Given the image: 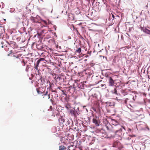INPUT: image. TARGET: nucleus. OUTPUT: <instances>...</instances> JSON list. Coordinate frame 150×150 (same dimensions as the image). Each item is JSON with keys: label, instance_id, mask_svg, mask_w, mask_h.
Masks as SVG:
<instances>
[{"label": "nucleus", "instance_id": "nucleus-39", "mask_svg": "<svg viewBox=\"0 0 150 150\" xmlns=\"http://www.w3.org/2000/svg\"><path fill=\"white\" fill-rule=\"evenodd\" d=\"M133 100H135V99H134V97H133Z\"/></svg>", "mask_w": 150, "mask_h": 150}, {"label": "nucleus", "instance_id": "nucleus-20", "mask_svg": "<svg viewBox=\"0 0 150 150\" xmlns=\"http://www.w3.org/2000/svg\"><path fill=\"white\" fill-rule=\"evenodd\" d=\"M49 86L48 88H47L48 89H49L50 90L52 89V86H51V84L50 82H49Z\"/></svg>", "mask_w": 150, "mask_h": 150}, {"label": "nucleus", "instance_id": "nucleus-8", "mask_svg": "<svg viewBox=\"0 0 150 150\" xmlns=\"http://www.w3.org/2000/svg\"><path fill=\"white\" fill-rule=\"evenodd\" d=\"M61 117L59 118V122L60 125L63 124L64 122V118L62 117Z\"/></svg>", "mask_w": 150, "mask_h": 150}, {"label": "nucleus", "instance_id": "nucleus-12", "mask_svg": "<svg viewBox=\"0 0 150 150\" xmlns=\"http://www.w3.org/2000/svg\"><path fill=\"white\" fill-rule=\"evenodd\" d=\"M30 19L32 22L35 23L36 22V21H35V18L33 17H30Z\"/></svg>", "mask_w": 150, "mask_h": 150}, {"label": "nucleus", "instance_id": "nucleus-18", "mask_svg": "<svg viewBox=\"0 0 150 150\" xmlns=\"http://www.w3.org/2000/svg\"><path fill=\"white\" fill-rule=\"evenodd\" d=\"M37 91L38 94H42L43 93L42 92H41L39 91V90L38 88L36 89Z\"/></svg>", "mask_w": 150, "mask_h": 150}, {"label": "nucleus", "instance_id": "nucleus-4", "mask_svg": "<svg viewBox=\"0 0 150 150\" xmlns=\"http://www.w3.org/2000/svg\"><path fill=\"white\" fill-rule=\"evenodd\" d=\"M42 99L43 100H45L49 99L50 98V94H48V91H47L42 96Z\"/></svg>", "mask_w": 150, "mask_h": 150}, {"label": "nucleus", "instance_id": "nucleus-31", "mask_svg": "<svg viewBox=\"0 0 150 150\" xmlns=\"http://www.w3.org/2000/svg\"><path fill=\"white\" fill-rule=\"evenodd\" d=\"M44 23H45V24H47V23L46 21H44Z\"/></svg>", "mask_w": 150, "mask_h": 150}, {"label": "nucleus", "instance_id": "nucleus-44", "mask_svg": "<svg viewBox=\"0 0 150 150\" xmlns=\"http://www.w3.org/2000/svg\"><path fill=\"white\" fill-rule=\"evenodd\" d=\"M4 20L6 21V19H4Z\"/></svg>", "mask_w": 150, "mask_h": 150}, {"label": "nucleus", "instance_id": "nucleus-6", "mask_svg": "<svg viewBox=\"0 0 150 150\" xmlns=\"http://www.w3.org/2000/svg\"><path fill=\"white\" fill-rule=\"evenodd\" d=\"M114 83V82L113 79L111 77H110L109 78V84L110 86H113Z\"/></svg>", "mask_w": 150, "mask_h": 150}, {"label": "nucleus", "instance_id": "nucleus-11", "mask_svg": "<svg viewBox=\"0 0 150 150\" xmlns=\"http://www.w3.org/2000/svg\"><path fill=\"white\" fill-rule=\"evenodd\" d=\"M66 147L63 145H61L59 147V150H66Z\"/></svg>", "mask_w": 150, "mask_h": 150}, {"label": "nucleus", "instance_id": "nucleus-9", "mask_svg": "<svg viewBox=\"0 0 150 150\" xmlns=\"http://www.w3.org/2000/svg\"><path fill=\"white\" fill-rule=\"evenodd\" d=\"M38 81L39 82H40V84L42 85H43L45 82V80L42 77L40 78V79L38 80Z\"/></svg>", "mask_w": 150, "mask_h": 150}, {"label": "nucleus", "instance_id": "nucleus-1", "mask_svg": "<svg viewBox=\"0 0 150 150\" xmlns=\"http://www.w3.org/2000/svg\"><path fill=\"white\" fill-rule=\"evenodd\" d=\"M112 121L113 125H114V126L112 127V131L115 132V135H121L122 129H124L125 131L126 130L125 127L119 125V122L115 119H112Z\"/></svg>", "mask_w": 150, "mask_h": 150}, {"label": "nucleus", "instance_id": "nucleus-25", "mask_svg": "<svg viewBox=\"0 0 150 150\" xmlns=\"http://www.w3.org/2000/svg\"><path fill=\"white\" fill-rule=\"evenodd\" d=\"M44 60L45 59L44 58H40L38 60L40 61V62L41 61Z\"/></svg>", "mask_w": 150, "mask_h": 150}, {"label": "nucleus", "instance_id": "nucleus-36", "mask_svg": "<svg viewBox=\"0 0 150 150\" xmlns=\"http://www.w3.org/2000/svg\"><path fill=\"white\" fill-rule=\"evenodd\" d=\"M50 109H51V110H52V107L51 106L50 107Z\"/></svg>", "mask_w": 150, "mask_h": 150}, {"label": "nucleus", "instance_id": "nucleus-24", "mask_svg": "<svg viewBox=\"0 0 150 150\" xmlns=\"http://www.w3.org/2000/svg\"><path fill=\"white\" fill-rule=\"evenodd\" d=\"M21 62L22 63L23 66H25V63L24 61H22Z\"/></svg>", "mask_w": 150, "mask_h": 150}, {"label": "nucleus", "instance_id": "nucleus-32", "mask_svg": "<svg viewBox=\"0 0 150 150\" xmlns=\"http://www.w3.org/2000/svg\"><path fill=\"white\" fill-rule=\"evenodd\" d=\"M112 17H113V19H114L115 18V16H114V15L112 14Z\"/></svg>", "mask_w": 150, "mask_h": 150}, {"label": "nucleus", "instance_id": "nucleus-26", "mask_svg": "<svg viewBox=\"0 0 150 150\" xmlns=\"http://www.w3.org/2000/svg\"><path fill=\"white\" fill-rule=\"evenodd\" d=\"M128 100V99L127 98H126L125 99V100L124 101L125 103V104H127V100Z\"/></svg>", "mask_w": 150, "mask_h": 150}, {"label": "nucleus", "instance_id": "nucleus-17", "mask_svg": "<svg viewBox=\"0 0 150 150\" xmlns=\"http://www.w3.org/2000/svg\"><path fill=\"white\" fill-rule=\"evenodd\" d=\"M15 44L16 43H11L10 44V45L13 48H15L16 47Z\"/></svg>", "mask_w": 150, "mask_h": 150}, {"label": "nucleus", "instance_id": "nucleus-23", "mask_svg": "<svg viewBox=\"0 0 150 150\" xmlns=\"http://www.w3.org/2000/svg\"><path fill=\"white\" fill-rule=\"evenodd\" d=\"M40 62L39 60H38L36 62V65H37V66H38V65L40 63Z\"/></svg>", "mask_w": 150, "mask_h": 150}, {"label": "nucleus", "instance_id": "nucleus-15", "mask_svg": "<svg viewBox=\"0 0 150 150\" xmlns=\"http://www.w3.org/2000/svg\"><path fill=\"white\" fill-rule=\"evenodd\" d=\"M68 148L69 150H74V148L73 146H69Z\"/></svg>", "mask_w": 150, "mask_h": 150}, {"label": "nucleus", "instance_id": "nucleus-2", "mask_svg": "<svg viewBox=\"0 0 150 150\" xmlns=\"http://www.w3.org/2000/svg\"><path fill=\"white\" fill-rule=\"evenodd\" d=\"M13 57L14 58L13 59L12 61L13 63L16 65H18L21 62L19 56H18L16 57L15 55H13Z\"/></svg>", "mask_w": 150, "mask_h": 150}, {"label": "nucleus", "instance_id": "nucleus-43", "mask_svg": "<svg viewBox=\"0 0 150 150\" xmlns=\"http://www.w3.org/2000/svg\"><path fill=\"white\" fill-rule=\"evenodd\" d=\"M54 29H55V30H56V28L55 27Z\"/></svg>", "mask_w": 150, "mask_h": 150}, {"label": "nucleus", "instance_id": "nucleus-22", "mask_svg": "<svg viewBox=\"0 0 150 150\" xmlns=\"http://www.w3.org/2000/svg\"><path fill=\"white\" fill-rule=\"evenodd\" d=\"M47 33V32L45 30H43L42 31V33Z\"/></svg>", "mask_w": 150, "mask_h": 150}, {"label": "nucleus", "instance_id": "nucleus-16", "mask_svg": "<svg viewBox=\"0 0 150 150\" xmlns=\"http://www.w3.org/2000/svg\"><path fill=\"white\" fill-rule=\"evenodd\" d=\"M81 51V48H78V49L76 50V52L79 54Z\"/></svg>", "mask_w": 150, "mask_h": 150}, {"label": "nucleus", "instance_id": "nucleus-27", "mask_svg": "<svg viewBox=\"0 0 150 150\" xmlns=\"http://www.w3.org/2000/svg\"><path fill=\"white\" fill-rule=\"evenodd\" d=\"M39 45H38L37 46V48H38V49H40V50H41V49H42V48H40H40H39Z\"/></svg>", "mask_w": 150, "mask_h": 150}, {"label": "nucleus", "instance_id": "nucleus-33", "mask_svg": "<svg viewBox=\"0 0 150 150\" xmlns=\"http://www.w3.org/2000/svg\"><path fill=\"white\" fill-rule=\"evenodd\" d=\"M51 36L50 35H49V36H48V37H47V38H51Z\"/></svg>", "mask_w": 150, "mask_h": 150}, {"label": "nucleus", "instance_id": "nucleus-38", "mask_svg": "<svg viewBox=\"0 0 150 150\" xmlns=\"http://www.w3.org/2000/svg\"><path fill=\"white\" fill-rule=\"evenodd\" d=\"M105 84H104V85H102H102H101V87H103V86H105Z\"/></svg>", "mask_w": 150, "mask_h": 150}, {"label": "nucleus", "instance_id": "nucleus-28", "mask_svg": "<svg viewBox=\"0 0 150 150\" xmlns=\"http://www.w3.org/2000/svg\"><path fill=\"white\" fill-rule=\"evenodd\" d=\"M52 33V34H53L55 36H56V37H57V36L56 35V33Z\"/></svg>", "mask_w": 150, "mask_h": 150}, {"label": "nucleus", "instance_id": "nucleus-34", "mask_svg": "<svg viewBox=\"0 0 150 150\" xmlns=\"http://www.w3.org/2000/svg\"><path fill=\"white\" fill-rule=\"evenodd\" d=\"M50 101L51 102H52V103H53V100H52V99H50Z\"/></svg>", "mask_w": 150, "mask_h": 150}, {"label": "nucleus", "instance_id": "nucleus-35", "mask_svg": "<svg viewBox=\"0 0 150 150\" xmlns=\"http://www.w3.org/2000/svg\"><path fill=\"white\" fill-rule=\"evenodd\" d=\"M129 129V131L130 132H132V129Z\"/></svg>", "mask_w": 150, "mask_h": 150}, {"label": "nucleus", "instance_id": "nucleus-13", "mask_svg": "<svg viewBox=\"0 0 150 150\" xmlns=\"http://www.w3.org/2000/svg\"><path fill=\"white\" fill-rule=\"evenodd\" d=\"M144 31L146 33L150 35V30L145 29Z\"/></svg>", "mask_w": 150, "mask_h": 150}, {"label": "nucleus", "instance_id": "nucleus-14", "mask_svg": "<svg viewBox=\"0 0 150 150\" xmlns=\"http://www.w3.org/2000/svg\"><path fill=\"white\" fill-rule=\"evenodd\" d=\"M92 96L93 97L95 100H97V95L96 93H95L93 95H92Z\"/></svg>", "mask_w": 150, "mask_h": 150}, {"label": "nucleus", "instance_id": "nucleus-37", "mask_svg": "<svg viewBox=\"0 0 150 150\" xmlns=\"http://www.w3.org/2000/svg\"><path fill=\"white\" fill-rule=\"evenodd\" d=\"M62 91L63 92V94H64V95H65V93H64V91Z\"/></svg>", "mask_w": 150, "mask_h": 150}, {"label": "nucleus", "instance_id": "nucleus-30", "mask_svg": "<svg viewBox=\"0 0 150 150\" xmlns=\"http://www.w3.org/2000/svg\"><path fill=\"white\" fill-rule=\"evenodd\" d=\"M57 115V114H54V113H53V114H52V116H55V115Z\"/></svg>", "mask_w": 150, "mask_h": 150}, {"label": "nucleus", "instance_id": "nucleus-42", "mask_svg": "<svg viewBox=\"0 0 150 150\" xmlns=\"http://www.w3.org/2000/svg\"><path fill=\"white\" fill-rule=\"evenodd\" d=\"M3 43H4V42H1V44H3Z\"/></svg>", "mask_w": 150, "mask_h": 150}, {"label": "nucleus", "instance_id": "nucleus-29", "mask_svg": "<svg viewBox=\"0 0 150 150\" xmlns=\"http://www.w3.org/2000/svg\"><path fill=\"white\" fill-rule=\"evenodd\" d=\"M53 111L54 112H58V110H53Z\"/></svg>", "mask_w": 150, "mask_h": 150}, {"label": "nucleus", "instance_id": "nucleus-41", "mask_svg": "<svg viewBox=\"0 0 150 150\" xmlns=\"http://www.w3.org/2000/svg\"><path fill=\"white\" fill-rule=\"evenodd\" d=\"M1 47H2V48H3L4 47V46L3 45L2 46H1Z\"/></svg>", "mask_w": 150, "mask_h": 150}, {"label": "nucleus", "instance_id": "nucleus-21", "mask_svg": "<svg viewBox=\"0 0 150 150\" xmlns=\"http://www.w3.org/2000/svg\"><path fill=\"white\" fill-rule=\"evenodd\" d=\"M65 107L67 109H68L69 108H70V106L69 104H68L65 105Z\"/></svg>", "mask_w": 150, "mask_h": 150}, {"label": "nucleus", "instance_id": "nucleus-19", "mask_svg": "<svg viewBox=\"0 0 150 150\" xmlns=\"http://www.w3.org/2000/svg\"><path fill=\"white\" fill-rule=\"evenodd\" d=\"M38 66H37V65H35V67H34V68L36 70L38 71V73H39V69H38Z\"/></svg>", "mask_w": 150, "mask_h": 150}, {"label": "nucleus", "instance_id": "nucleus-10", "mask_svg": "<svg viewBox=\"0 0 150 150\" xmlns=\"http://www.w3.org/2000/svg\"><path fill=\"white\" fill-rule=\"evenodd\" d=\"M70 113L71 114V115L75 116L76 115V112L74 110H71L70 111Z\"/></svg>", "mask_w": 150, "mask_h": 150}, {"label": "nucleus", "instance_id": "nucleus-7", "mask_svg": "<svg viewBox=\"0 0 150 150\" xmlns=\"http://www.w3.org/2000/svg\"><path fill=\"white\" fill-rule=\"evenodd\" d=\"M93 122L94 123L96 126H99V124L100 122L98 120H97L96 118H93Z\"/></svg>", "mask_w": 150, "mask_h": 150}, {"label": "nucleus", "instance_id": "nucleus-3", "mask_svg": "<svg viewBox=\"0 0 150 150\" xmlns=\"http://www.w3.org/2000/svg\"><path fill=\"white\" fill-rule=\"evenodd\" d=\"M117 87L115 86H110L109 90L110 92L112 94H114L117 95V91L116 89Z\"/></svg>", "mask_w": 150, "mask_h": 150}, {"label": "nucleus", "instance_id": "nucleus-40", "mask_svg": "<svg viewBox=\"0 0 150 150\" xmlns=\"http://www.w3.org/2000/svg\"><path fill=\"white\" fill-rule=\"evenodd\" d=\"M131 137H135V135H134L133 136H130Z\"/></svg>", "mask_w": 150, "mask_h": 150}, {"label": "nucleus", "instance_id": "nucleus-5", "mask_svg": "<svg viewBox=\"0 0 150 150\" xmlns=\"http://www.w3.org/2000/svg\"><path fill=\"white\" fill-rule=\"evenodd\" d=\"M125 93V90L122 88H120L117 91V95H123Z\"/></svg>", "mask_w": 150, "mask_h": 150}]
</instances>
